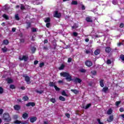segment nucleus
<instances>
[{
  "label": "nucleus",
  "mask_w": 124,
  "mask_h": 124,
  "mask_svg": "<svg viewBox=\"0 0 124 124\" xmlns=\"http://www.w3.org/2000/svg\"><path fill=\"white\" fill-rule=\"evenodd\" d=\"M61 76H62L63 77H66V80H67L68 82H70V81H72V78L71 76L69 74V73L67 72H62L60 73Z\"/></svg>",
  "instance_id": "f257e3e1"
},
{
  "label": "nucleus",
  "mask_w": 124,
  "mask_h": 124,
  "mask_svg": "<svg viewBox=\"0 0 124 124\" xmlns=\"http://www.w3.org/2000/svg\"><path fill=\"white\" fill-rule=\"evenodd\" d=\"M3 119L5 122L7 123H9V122L11 121V117H10V115H9V113H5L3 115Z\"/></svg>",
  "instance_id": "f03ea898"
},
{
  "label": "nucleus",
  "mask_w": 124,
  "mask_h": 124,
  "mask_svg": "<svg viewBox=\"0 0 124 124\" xmlns=\"http://www.w3.org/2000/svg\"><path fill=\"white\" fill-rule=\"evenodd\" d=\"M20 61H24V62H28L29 60V57L28 55H23L22 57H19Z\"/></svg>",
  "instance_id": "7ed1b4c3"
},
{
  "label": "nucleus",
  "mask_w": 124,
  "mask_h": 124,
  "mask_svg": "<svg viewBox=\"0 0 124 124\" xmlns=\"http://www.w3.org/2000/svg\"><path fill=\"white\" fill-rule=\"evenodd\" d=\"M23 77L25 78V80L26 82H27V84H31V78L29 76L24 75Z\"/></svg>",
  "instance_id": "20e7f679"
},
{
  "label": "nucleus",
  "mask_w": 124,
  "mask_h": 124,
  "mask_svg": "<svg viewBox=\"0 0 124 124\" xmlns=\"http://www.w3.org/2000/svg\"><path fill=\"white\" fill-rule=\"evenodd\" d=\"M85 65L88 67H91L93 65V62L89 60L86 61L85 62Z\"/></svg>",
  "instance_id": "39448f33"
},
{
  "label": "nucleus",
  "mask_w": 124,
  "mask_h": 124,
  "mask_svg": "<svg viewBox=\"0 0 124 124\" xmlns=\"http://www.w3.org/2000/svg\"><path fill=\"white\" fill-rule=\"evenodd\" d=\"M61 16V13H59L58 11H56L53 16L54 17L56 18H60Z\"/></svg>",
  "instance_id": "423d86ee"
},
{
  "label": "nucleus",
  "mask_w": 124,
  "mask_h": 124,
  "mask_svg": "<svg viewBox=\"0 0 124 124\" xmlns=\"http://www.w3.org/2000/svg\"><path fill=\"white\" fill-rule=\"evenodd\" d=\"M73 81L75 83H78L79 84L81 83V82H82V80H81V79L78 78H74L73 79Z\"/></svg>",
  "instance_id": "0eeeda50"
},
{
  "label": "nucleus",
  "mask_w": 124,
  "mask_h": 124,
  "mask_svg": "<svg viewBox=\"0 0 124 124\" xmlns=\"http://www.w3.org/2000/svg\"><path fill=\"white\" fill-rule=\"evenodd\" d=\"M86 21L87 23H93V17H86Z\"/></svg>",
  "instance_id": "6e6552de"
},
{
  "label": "nucleus",
  "mask_w": 124,
  "mask_h": 124,
  "mask_svg": "<svg viewBox=\"0 0 124 124\" xmlns=\"http://www.w3.org/2000/svg\"><path fill=\"white\" fill-rule=\"evenodd\" d=\"M26 106L27 107H30V106H32V107H33L34 106H35V103L34 102H30L28 104H26Z\"/></svg>",
  "instance_id": "1a4fd4ad"
},
{
  "label": "nucleus",
  "mask_w": 124,
  "mask_h": 124,
  "mask_svg": "<svg viewBox=\"0 0 124 124\" xmlns=\"http://www.w3.org/2000/svg\"><path fill=\"white\" fill-rule=\"evenodd\" d=\"M14 108L16 111H19L21 109V107L18 105H16L14 106Z\"/></svg>",
  "instance_id": "9d476101"
},
{
  "label": "nucleus",
  "mask_w": 124,
  "mask_h": 124,
  "mask_svg": "<svg viewBox=\"0 0 124 124\" xmlns=\"http://www.w3.org/2000/svg\"><path fill=\"white\" fill-rule=\"evenodd\" d=\"M105 52L106 53H107V54H109L111 51V47H105Z\"/></svg>",
  "instance_id": "9b49d317"
},
{
  "label": "nucleus",
  "mask_w": 124,
  "mask_h": 124,
  "mask_svg": "<svg viewBox=\"0 0 124 124\" xmlns=\"http://www.w3.org/2000/svg\"><path fill=\"white\" fill-rule=\"evenodd\" d=\"M113 120H114V116L111 115L109 116V118L107 119V121L108 122V123H111V122H113Z\"/></svg>",
  "instance_id": "f8f14e48"
},
{
  "label": "nucleus",
  "mask_w": 124,
  "mask_h": 124,
  "mask_svg": "<svg viewBox=\"0 0 124 124\" xmlns=\"http://www.w3.org/2000/svg\"><path fill=\"white\" fill-rule=\"evenodd\" d=\"M99 83L100 87H101V88H103V87H104V80L100 79Z\"/></svg>",
  "instance_id": "ddd939ff"
},
{
  "label": "nucleus",
  "mask_w": 124,
  "mask_h": 124,
  "mask_svg": "<svg viewBox=\"0 0 124 124\" xmlns=\"http://www.w3.org/2000/svg\"><path fill=\"white\" fill-rule=\"evenodd\" d=\"M37 118L36 117H33L30 118L31 123H34V122L36 121Z\"/></svg>",
  "instance_id": "4468645a"
},
{
  "label": "nucleus",
  "mask_w": 124,
  "mask_h": 124,
  "mask_svg": "<svg viewBox=\"0 0 124 124\" xmlns=\"http://www.w3.org/2000/svg\"><path fill=\"white\" fill-rule=\"evenodd\" d=\"M94 54L96 56H97V55H99V54H100V49H98L95 50L94 52Z\"/></svg>",
  "instance_id": "2eb2a0df"
},
{
  "label": "nucleus",
  "mask_w": 124,
  "mask_h": 124,
  "mask_svg": "<svg viewBox=\"0 0 124 124\" xmlns=\"http://www.w3.org/2000/svg\"><path fill=\"white\" fill-rule=\"evenodd\" d=\"M108 90H109V88L108 87H105L103 88L102 92H103V93H107V91H108Z\"/></svg>",
  "instance_id": "dca6fc26"
},
{
  "label": "nucleus",
  "mask_w": 124,
  "mask_h": 124,
  "mask_svg": "<svg viewBox=\"0 0 124 124\" xmlns=\"http://www.w3.org/2000/svg\"><path fill=\"white\" fill-rule=\"evenodd\" d=\"M27 24V27L26 29L28 30V29H30L31 26V23L30 22H26Z\"/></svg>",
  "instance_id": "f3484780"
},
{
  "label": "nucleus",
  "mask_w": 124,
  "mask_h": 124,
  "mask_svg": "<svg viewBox=\"0 0 124 124\" xmlns=\"http://www.w3.org/2000/svg\"><path fill=\"white\" fill-rule=\"evenodd\" d=\"M8 50V49L7 48L6 46H4L3 48H1V50L2 51L3 53H6Z\"/></svg>",
  "instance_id": "a211bd4d"
},
{
  "label": "nucleus",
  "mask_w": 124,
  "mask_h": 124,
  "mask_svg": "<svg viewBox=\"0 0 124 124\" xmlns=\"http://www.w3.org/2000/svg\"><path fill=\"white\" fill-rule=\"evenodd\" d=\"M6 81H7L8 84H11V83H13V80L10 78H7Z\"/></svg>",
  "instance_id": "6ab92c4d"
},
{
  "label": "nucleus",
  "mask_w": 124,
  "mask_h": 124,
  "mask_svg": "<svg viewBox=\"0 0 124 124\" xmlns=\"http://www.w3.org/2000/svg\"><path fill=\"white\" fill-rule=\"evenodd\" d=\"M28 117H29V114H28L27 113H25L22 114V118H23V119H26L28 118Z\"/></svg>",
  "instance_id": "aec40b11"
},
{
  "label": "nucleus",
  "mask_w": 124,
  "mask_h": 124,
  "mask_svg": "<svg viewBox=\"0 0 124 124\" xmlns=\"http://www.w3.org/2000/svg\"><path fill=\"white\" fill-rule=\"evenodd\" d=\"M71 4H72V5H77L78 4V2L77 1L73 0Z\"/></svg>",
  "instance_id": "412c9836"
},
{
  "label": "nucleus",
  "mask_w": 124,
  "mask_h": 124,
  "mask_svg": "<svg viewBox=\"0 0 124 124\" xmlns=\"http://www.w3.org/2000/svg\"><path fill=\"white\" fill-rule=\"evenodd\" d=\"M49 87H54L56 86V84L55 83V82H50L49 83Z\"/></svg>",
  "instance_id": "4be33fe9"
},
{
  "label": "nucleus",
  "mask_w": 124,
  "mask_h": 124,
  "mask_svg": "<svg viewBox=\"0 0 124 124\" xmlns=\"http://www.w3.org/2000/svg\"><path fill=\"white\" fill-rule=\"evenodd\" d=\"M2 17H4V19L6 20H9V17L8 16L6 15V14H3L2 15Z\"/></svg>",
  "instance_id": "5701e85b"
},
{
  "label": "nucleus",
  "mask_w": 124,
  "mask_h": 124,
  "mask_svg": "<svg viewBox=\"0 0 124 124\" xmlns=\"http://www.w3.org/2000/svg\"><path fill=\"white\" fill-rule=\"evenodd\" d=\"M22 99L24 101H28V100H29V97H28V96H24Z\"/></svg>",
  "instance_id": "b1692460"
},
{
  "label": "nucleus",
  "mask_w": 124,
  "mask_h": 124,
  "mask_svg": "<svg viewBox=\"0 0 124 124\" xmlns=\"http://www.w3.org/2000/svg\"><path fill=\"white\" fill-rule=\"evenodd\" d=\"M71 91L72 92V93H75L76 94L79 93V92L77 91L76 89H71Z\"/></svg>",
  "instance_id": "393cba45"
},
{
  "label": "nucleus",
  "mask_w": 124,
  "mask_h": 124,
  "mask_svg": "<svg viewBox=\"0 0 124 124\" xmlns=\"http://www.w3.org/2000/svg\"><path fill=\"white\" fill-rule=\"evenodd\" d=\"M59 100H61V101H65V98L62 96L59 97Z\"/></svg>",
  "instance_id": "a878e982"
},
{
  "label": "nucleus",
  "mask_w": 124,
  "mask_h": 124,
  "mask_svg": "<svg viewBox=\"0 0 124 124\" xmlns=\"http://www.w3.org/2000/svg\"><path fill=\"white\" fill-rule=\"evenodd\" d=\"M3 44H5V45H8V44L9 43V42L8 40H4L3 42Z\"/></svg>",
  "instance_id": "bb28decb"
},
{
  "label": "nucleus",
  "mask_w": 124,
  "mask_h": 124,
  "mask_svg": "<svg viewBox=\"0 0 124 124\" xmlns=\"http://www.w3.org/2000/svg\"><path fill=\"white\" fill-rule=\"evenodd\" d=\"M112 112H113V111L112 110V109H109L108 110V112H107V114L108 115H111V114H112Z\"/></svg>",
  "instance_id": "cd10ccee"
},
{
  "label": "nucleus",
  "mask_w": 124,
  "mask_h": 124,
  "mask_svg": "<svg viewBox=\"0 0 124 124\" xmlns=\"http://www.w3.org/2000/svg\"><path fill=\"white\" fill-rule=\"evenodd\" d=\"M80 5L81 6L82 10H85V9H86V7H85V5L83 4V3L81 2Z\"/></svg>",
  "instance_id": "c85d7f7f"
},
{
  "label": "nucleus",
  "mask_w": 124,
  "mask_h": 124,
  "mask_svg": "<svg viewBox=\"0 0 124 124\" xmlns=\"http://www.w3.org/2000/svg\"><path fill=\"white\" fill-rule=\"evenodd\" d=\"M15 18L17 20V21H19L20 20V18L19 17V15L16 14L15 15Z\"/></svg>",
  "instance_id": "c756f323"
},
{
  "label": "nucleus",
  "mask_w": 124,
  "mask_h": 124,
  "mask_svg": "<svg viewBox=\"0 0 124 124\" xmlns=\"http://www.w3.org/2000/svg\"><path fill=\"white\" fill-rule=\"evenodd\" d=\"M64 68V65L63 64H62L61 66L59 67V70H62Z\"/></svg>",
  "instance_id": "7c9ffc66"
},
{
  "label": "nucleus",
  "mask_w": 124,
  "mask_h": 124,
  "mask_svg": "<svg viewBox=\"0 0 124 124\" xmlns=\"http://www.w3.org/2000/svg\"><path fill=\"white\" fill-rule=\"evenodd\" d=\"M35 92L37 93H40V94L43 93V91H42V90H41V91L36 90Z\"/></svg>",
  "instance_id": "2f4dec72"
},
{
  "label": "nucleus",
  "mask_w": 124,
  "mask_h": 124,
  "mask_svg": "<svg viewBox=\"0 0 124 124\" xmlns=\"http://www.w3.org/2000/svg\"><path fill=\"white\" fill-rule=\"evenodd\" d=\"M20 9L21 10H24L25 9V6L22 4H20Z\"/></svg>",
  "instance_id": "473e14b6"
},
{
  "label": "nucleus",
  "mask_w": 124,
  "mask_h": 124,
  "mask_svg": "<svg viewBox=\"0 0 124 124\" xmlns=\"http://www.w3.org/2000/svg\"><path fill=\"white\" fill-rule=\"evenodd\" d=\"M92 105L91 104H87L86 106H85V107L84 108L85 109H88V108H90V107H91V106Z\"/></svg>",
  "instance_id": "72a5a7b5"
},
{
  "label": "nucleus",
  "mask_w": 124,
  "mask_h": 124,
  "mask_svg": "<svg viewBox=\"0 0 124 124\" xmlns=\"http://www.w3.org/2000/svg\"><path fill=\"white\" fill-rule=\"evenodd\" d=\"M62 95H64V96H67V94H66V93H65V91H63L62 92Z\"/></svg>",
  "instance_id": "f704fd0d"
},
{
  "label": "nucleus",
  "mask_w": 124,
  "mask_h": 124,
  "mask_svg": "<svg viewBox=\"0 0 124 124\" xmlns=\"http://www.w3.org/2000/svg\"><path fill=\"white\" fill-rule=\"evenodd\" d=\"M50 101L52 102V103H55L56 102V99L55 98H51Z\"/></svg>",
  "instance_id": "c9c22d12"
},
{
  "label": "nucleus",
  "mask_w": 124,
  "mask_h": 124,
  "mask_svg": "<svg viewBox=\"0 0 124 124\" xmlns=\"http://www.w3.org/2000/svg\"><path fill=\"white\" fill-rule=\"evenodd\" d=\"M54 88H55V89L56 90V91H57V92H59V91H60V88H59V87H57V86H54Z\"/></svg>",
  "instance_id": "e433bc0d"
},
{
  "label": "nucleus",
  "mask_w": 124,
  "mask_h": 124,
  "mask_svg": "<svg viewBox=\"0 0 124 124\" xmlns=\"http://www.w3.org/2000/svg\"><path fill=\"white\" fill-rule=\"evenodd\" d=\"M91 74H92V75H96V71H91Z\"/></svg>",
  "instance_id": "4c0bfd02"
},
{
  "label": "nucleus",
  "mask_w": 124,
  "mask_h": 124,
  "mask_svg": "<svg viewBox=\"0 0 124 124\" xmlns=\"http://www.w3.org/2000/svg\"><path fill=\"white\" fill-rule=\"evenodd\" d=\"M120 59H121V60H122V61L124 62V54H121L120 55Z\"/></svg>",
  "instance_id": "58836bf2"
},
{
  "label": "nucleus",
  "mask_w": 124,
  "mask_h": 124,
  "mask_svg": "<svg viewBox=\"0 0 124 124\" xmlns=\"http://www.w3.org/2000/svg\"><path fill=\"white\" fill-rule=\"evenodd\" d=\"M50 18H49V17L46 18V20H45V23H49V22H50Z\"/></svg>",
  "instance_id": "ea45409f"
},
{
  "label": "nucleus",
  "mask_w": 124,
  "mask_h": 124,
  "mask_svg": "<svg viewBox=\"0 0 124 124\" xmlns=\"http://www.w3.org/2000/svg\"><path fill=\"white\" fill-rule=\"evenodd\" d=\"M21 121H19V120H16L14 122V124H21Z\"/></svg>",
  "instance_id": "a19ab883"
},
{
  "label": "nucleus",
  "mask_w": 124,
  "mask_h": 124,
  "mask_svg": "<svg viewBox=\"0 0 124 124\" xmlns=\"http://www.w3.org/2000/svg\"><path fill=\"white\" fill-rule=\"evenodd\" d=\"M107 64H111L112 63V62H111V60L108 59L107 61Z\"/></svg>",
  "instance_id": "79ce46f5"
},
{
  "label": "nucleus",
  "mask_w": 124,
  "mask_h": 124,
  "mask_svg": "<svg viewBox=\"0 0 124 124\" xmlns=\"http://www.w3.org/2000/svg\"><path fill=\"white\" fill-rule=\"evenodd\" d=\"M86 69H81L80 70V72H81L82 73H85V72H86Z\"/></svg>",
  "instance_id": "37998d69"
},
{
  "label": "nucleus",
  "mask_w": 124,
  "mask_h": 124,
  "mask_svg": "<svg viewBox=\"0 0 124 124\" xmlns=\"http://www.w3.org/2000/svg\"><path fill=\"white\" fill-rule=\"evenodd\" d=\"M13 119H14V120H17V119H18V115H14L13 116Z\"/></svg>",
  "instance_id": "c03bdc74"
},
{
  "label": "nucleus",
  "mask_w": 124,
  "mask_h": 124,
  "mask_svg": "<svg viewBox=\"0 0 124 124\" xmlns=\"http://www.w3.org/2000/svg\"><path fill=\"white\" fill-rule=\"evenodd\" d=\"M10 89H12V90H13V89H15V86L14 85H11L10 86Z\"/></svg>",
  "instance_id": "a18cd8bd"
},
{
  "label": "nucleus",
  "mask_w": 124,
  "mask_h": 124,
  "mask_svg": "<svg viewBox=\"0 0 124 124\" xmlns=\"http://www.w3.org/2000/svg\"><path fill=\"white\" fill-rule=\"evenodd\" d=\"M72 62V58H69L68 59L67 62H68L69 63V62Z\"/></svg>",
  "instance_id": "49530a36"
},
{
  "label": "nucleus",
  "mask_w": 124,
  "mask_h": 124,
  "mask_svg": "<svg viewBox=\"0 0 124 124\" xmlns=\"http://www.w3.org/2000/svg\"><path fill=\"white\" fill-rule=\"evenodd\" d=\"M50 26H51V24L49 22H48L46 24V28H50Z\"/></svg>",
  "instance_id": "de8ad7c7"
},
{
  "label": "nucleus",
  "mask_w": 124,
  "mask_h": 124,
  "mask_svg": "<svg viewBox=\"0 0 124 124\" xmlns=\"http://www.w3.org/2000/svg\"><path fill=\"white\" fill-rule=\"evenodd\" d=\"M77 28H78V26H77L76 25L72 26V29H73V30L74 29H77Z\"/></svg>",
  "instance_id": "09e8293b"
},
{
  "label": "nucleus",
  "mask_w": 124,
  "mask_h": 124,
  "mask_svg": "<svg viewBox=\"0 0 124 124\" xmlns=\"http://www.w3.org/2000/svg\"><path fill=\"white\" fill-rule=\"evenodd\" d=\"M112 3L114 4V5H116V4H117V0H113Z\"/></svg>",
  "instance_id": "8fccbe9b"
},
{
  "label": "nucleus",
  "mask_w": 124,
  "mask_h": 124,
  "mask_svg": "<svg viewBox=\"0 0 124 124\" xmlns=\"http://www.w3.org/2000/svg\"><path fill=\"white\" fill-rule=\"evenodd\" d=\"M39 66H40V67H42L44 66V62L40 63Z\"/></svg>",
  "instance_id": "3c124183"
},
{
  "label": "nucleus",
  "mask_w": 124,
  "mask_h": 124,
  "mask_svg": "<svg viewBox=\"0 0 124 124\" xmlns=\"http://www.w3.org/2000/svg\"><path fill=\"white\" fill-rule=\"evenodd\" d=\"M73 34L74 36H77L78 35V33H77L76 32H74L73 33Z\"/></svg>",
  "instance_id": "603ef678"
},
{
  "label": "nucleus",
  "mask_w": 124,
  "mask_h": 124,
  "mask_svg": "<svg viewBox=\"0 0 124 124\" xmlns=\"http://www.w3.org/2000/svg\"><path fill=\"white\" fill-rule=\"evenodd\" d=\"M121 104V101H117L116 102V106H119V105Z\"/></svg>",
  "instance_id": "864d4df0"
},
{
  "label": "nucleus",
  "mask_w": 124,
  "mask_h": 124,
  "mask_svg": "<svg viewBox=\"0 0 124 124\" xmlns=\"http://www.w3.org/2000/svg\"><path fill=\"white\" fill-rule=\"evenodd\" d=\"M3 93V89L2 88L0 87V93Z\"/></svg>",
  "instance_id": "5fc2aeb1"
},
{
  "label": "nucleus",
  "mask_w": 124,
  "mask_h": 124,
  "mask_svg": "<svg viewBox=\"0 0 124 124\" xmlns=\"http://www.w3.org/2000/svg\"><path fill=\"white\" fill-rule=\"evenodd\" d=\"M32 52H35L36 48L34 47H32L31 49Z\"/></svg>",
  "instance_id": "6e6d98bb"
},
{
  "label": "nucleus",
  "mask_w": 124,
  "mask_h": 124,
  "mask_svg": "<svg viewBox=\"0 0 124 124\" xmlns=\"http://www.w3.org/2000/svg\"><path fill=\"white\" fill-rule=\"evenodd\" d=\"M119 27H120V28H124V23H121L120 24V26H119Z\"/></svg>",
  "instance_id": "4d7b16f0"
},
{
  "label": "nucleus",
  "mask_w": 124,
  "mask_h": 124,
  "mask_svg": "<svg viewBox=\"0 0 124 124\" xmlns=\"http://www.w3.org/2000/svg\"><path fill=\"white\" fill-rule=\"evenodd\" d=\"M119 111L120 112H124V109L123 108H120V109H119Z\"/></svg>",
  "instance_id": "13d9d810"
},
{
  "label": "nucleus",
  "mask_w": 124,
  "mask_h": 124,
  "mask_svg": "<svg viewBox=\"0 0 124 124\" xmlns=\"http://www.w3.org/2000/svg\"><path fill=\"white\" fill-rule=\"evenodd\" d=\"M2 113H3V109H0V115H2Z\"/></svg>",
  "instance_id": "bf43d9fd"
},
{
  "label": "nucleus",
  "mask_w": 124,
  "mask_h": 124,
  "mask_svg": "<svg viewBox=\"0 0 124 124\" xmlns=\"http://www.w3.org/2000/svg\"><path fill=\"white\" fill-rule=\"evenodd\" d=\"M65 116L68 118H70V114H69V113H65Z\"/></svg>",
  "instance_id": "052dcab7"
},
{
  "label": "nucleus",
  "mask_w": 124,
  "mask_h": 124,
  "mask_svg": "<svg viewBox=\"0 0 124 124\" xmlns=\"http://www.w3.org/2000/svg\"><path fill=\"white\" fill-rule=\"evenodd\" d=\"M43 49H44V50H45L46 51V50H48V47H47V46H44L43 47Z\"/></svg>",
  "instance_id": "680f3d73"
},
{
  "label": "nucleus",
  "mask_w": 124,
  "mask_h": 124,
  "mask_svg": "<svg viewBox=\"0 0 124 124\" xmlns=\"http://www.w3.org/2000/svg\"><path fill=\"white\" fill-rule=\"evenodd\" d=\"M98 123H99V124H103V123L100 122V119H97Z\"/></svg>",
  "instance_id": "e2e57ef3"
},
{
  "label": "nucleus",
  "mask_w": 124,
  "mask_h": 124,
  "mask_svg": "<svg viewBox=\"0 0 124 124\" xmlns=\"http://www.w3.org/2000/svg\"><path fill=\"white\" fill-rule=\"evenodd\" d=\"M32 31L33 32H35L36 31V29L35 28H33L32 30Z\"/></svg>",
  "instance_id": "0e129e2a"
},
{
  "label": "nucleus",
  "mask_w": 124,
  "mask_h": 124,
  "mask_svg": "<svg viewBox=\"0 0 124 124\" xmlns=\"http://www.w3.org/2000/svg\"><path fill=\"white\" fill-rule=\"evenodd\" d=\"M20 42L21 43H24V42H25V40L24 39H20Z\"/></svg>",
  "instance_id": "69168bd1"
},
{
  "label": "nucleus",
  "mask_w": 124,
  "mask_h": 124,
  "mask_svg": "<svg viewBox=\"0 0 124 124\" xmlns=\"http://www.w3.org/2000/svg\"><path fill=\"white\" fill-rule=\"evenodd\" d=\"M44 44H46V43H48V40H45L44 41Z\"/></svg>",
  "instance_id": "338daca9"
},
{
  "label": "nucleus",
  "mask_w": 124,
  "mask_h": 124,
  "mask_svg": "<svg viewBox=\"0 0 124 124\" xmlns=\"http://www.w3.org/2000/svg\"><path fill=\"white\" fill-rule=\"evenodd\" d=\"M90 53H91V51H90V50H87L86 51V54H90Z\"/></svg>",
  "instance_id": "774afa93"
}]
</instances>
